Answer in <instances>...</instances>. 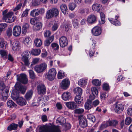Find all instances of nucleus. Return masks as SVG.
Returning a JSON list of instances; mask_svg holds the SVG:
<instances>
[{"instance_id":"nucleus-1","label":"nucleus","mask_w":132,"mask_h":132,"mask_svg":"<svg viewBox=\"0 0 132 132\" xmlns=\"http://www.w3.org/2000/svg\"><path fill=\"white\" fill-rule=\"evenodd\" d=\"M7 12V9L3 11V19L5 22L11 23L14 21V19L13 16V13L11 12H10L6 14Z\"/></svg>"},{"instance_id":"nucleus-2","label":"nucleus","mask_w":132,"mask_h":132,"mask_svg":"<svg viewBox=\"0 0 132 132\" xmlns=\"http://www.w3.org/2000/svg\"><path fill=\"white\" fill-rule=\"evenodd\" d=\"M0 89L2 91V97L1 99L3 101H5L8 98V89L7 88H5V85L3 82H1L0 83Z\"/></svg>"},{"instance_id":"nucleus-3","label":"nucleus","mask_w":132,"mask_h":132,"mask_svg":"<svg viewBox=\"0 0 132 132\" xmlns=\"http://www.w3.org/2000/svg\"><path fill=\"white\" fill-rule=\"evenodd\" d=\"M39 132H61L59 126L52 128L49 130L45 126H41L39 128Z\"/></svg>"},{"instance_id":"nucleus-4","label":"nucleus","mask_w":132,"mask_h":132,"mask_svg":"<svg viewBox=\"0 0 132 132\" xmlns=\"http://www.w3.org/2000/svg\"><path fill=\"white\" fill-rule=\"evenodd\" d=\"M56 74V72L54 68L50 69L46 75V78L50 81H52L55 79Z\"/></svg>"},{"instance_id":"nucleus-5","label":"nucleus","mask_w":132,"mask_h":132,"mask_svg":"<svg viewBox=\"0 0 132 132\" xmlns=\"http://www.w3.org/2000/svg\"><path fill=\"white\" fill-rule=\"evenodd\" d=\"M11 97L12 99L15 100L17 103L19 105L21 106H23L25 104L24 102V99L21 97H19V94L15 95V93H13L11 94Z\"/></svg>"},{"instance_id":"nucleus-6","label":"nucleus","mask_w":132,"mask_h":132,"mask_svg":"<svg viewBox=\"0 0 132 132\" xmlns=\"http://www.w3.org/2000/svg\"><path fill=\"white\" fill-rule=\"evenodd\" d=\"M47 67V65L45 63L36 66L34 67L35 71L38 73H41L44 72Z\"/></svg>"},{"instance_id":"nucleus-7","label":"nucleus","mask_w":132,"mask_h":132,"mask_svg":"<svg viewBox=\"0 0 132 132\" xmlns=\"http://www.w3.org/2000/svg\"><path fill=\"white\" fill-rule=\"evenodd\" d=\"M21 32V27L19 26H14L13 28L12 33L13 35L15 37L19 36Z\"/></svg>"},{"instance_id":"nucleus-8","label":"nucleus","mask_w":132,"mask_h":132,"mask_svg":"<svg viewBox=\"0 0 132 132\" xmlns=\"http://www.w3.org/2000/svg\"><path fill=\"white\" fill-rule=\"evenodd\" d=\"M38 93L40 95H44L45 94L46 88L44 85L42 84H39L37 87Z\"/></svg>"},{"instance_id":"nucleus-9","label":"nucleus","mask_w":132,"mask_h":132,"mask_svg":"<svg viewBox=\"0 0 132 132\" xmlns=\"http://www.w3.org/2000/svg\"><path fill=\"white\" fill-rule=\"evenodd\" d=\"M70 81L69 79H64L60 84L61 88L64 90L67 89L70 85Z\"/></svg>"},{"instance_id":"nucleus-10","label":"nucleus","mask_w":132,"mask_h":132,"mask_svg":"<svg viewBox=\"0 0 132 132\" xmlns=\"http://www.w3.org/2000/svg\"><path fill=\"white\" fill-rule=\"evenodd\" d=\"M59 44L60 47L63 48L68 45V40L66 37L64 36L61 37L59 39Z\"/></svg>"},{"instance_id":"nucleus-11","label":"nucleus","mask_w":132,"mask_h":132,"mask_svg":"<svg viewBox=\"0 0 132 132\" xmlns=\"http://www.w3.org/2000/svg\"><path fill=\"white\" fill-rule=\"evenodd\" d=\"M16 89L19 91V93L21 94H24L25 93V87L21 84L17 82L15 86Z\"/></svg>"},{"instance_id":"nucleus-12","label":"nucleus","mask_w":132,"mask_h":132,"mask_svg":"<svg viewBox=\"0 0 132 132\" xmlns=\"http://www.w3.org/2000/svg\"><path fill=\"white\" fill-rule=\"evenodd\" d=\"M79 124L80 126L84 128L86 127L87 126V122L86 118L83 116L79 117Z\"/></svg>"},{"instance_id":"nucleus-13","label":"nucleus","mask_w":132,"mask_h":132,"mask_svg":"<svg viewBox=\"0 0 132 132\" xmlns=\"http://www.w3.org/2000/svg\"><path fill=\"white\" fill-rule=\"evenodd\" d=\"M124 108V105L120 103L116 104L114 107V111L115 112L118 114L120 113L123 111Z\"/></svg>"},{"instance_id":"nucleus-14","label":"nucleus","mask_w":132,"mask_h":132,"mask_svg":"<svg viewBox=\"0 0 132 132\" xmlns=\"http://www.w3.org/2000/svg\"><path fill=\"white\" fill-rule=\"evenodd\" d=\"M91 32L94 35L98 36L101 34V29L100 27L96 26L92 29L91 30Z\"/></svg>"},{"instance_id":"nucleus-15","label":"nucleus","mask_w":132,"mask_h":132,"mask_svg":"<svg viewBox=\"0 0 132 132\" xmlns=\"http://www.w3.org/2000/svg\"><path fill=\"white\" fill-rule=\"evenodd\" d=\"M62 98L63 100L65 101L69 100L71 98V94L70 93L68 92L63 93L62 95Z\"/></svg>"},{"instance_id":"nucleus-16","label":"nucleus","mask_w":132,"mask_h":132,"mask_svg":"<svg viewBox=\"0 0 132 132\" xmlns=\"http://www.w3.org/2000/svg\"><path fill=\"white\" fill-rule=\"evenodd\" d=\"M97 18L94 15L91 14L89 15L87 18V22L90 24L95 23L96 20Z\"/></svg>"},{"instance_id":"nucleus-17","label":"nucleus","mask_w":132,"mask_h":132,"mask_svg":"<svg viewBox=\"0 0 132 132\" xmlns=\"http://www.w3.org/2000/svg\"><path fill=\"white\" fill-rule=\"evenodd\" d=\"M119 16L118 15H116L115 17V20L112 18H109L108 19L110 22L114 25L117 26H119L121 24L120 22L117 20L119 18Z\"/></svg>"},{"instance_id":"nucleus-18","label":"nucleus","mask_w":132,"mask_h":132,"mask_svg":"<svg viewBox=\"0 0 132 132\" xmlns=\"http://www.w3.org/2000/svg\"><path fill=\"white\" fill-rule=\"evenodd\" d=\"M118 122L117 120H109L106 122L105 125L106 126H111L113 127H115L118 124Z\"/></svg>"},{"instance_id":"nucleus-19","label":"nucleus","mask_w":132,"mask_h":132,"mask_svg":"<svg viewBox=\"0 0 132 132\" xmlns=\"http://www.w3.org/2000/svg\"><path fill=\"white\" fill-rule=\"evenodd\" d=\"M92 8L94 11L100 12L102 8V6L99 4H94L92 5Z\"/></svg>"},{"instance_id":"nucleus-20","label":"nucleus","mask_w":132,"mask_h":132,"mask_svg":"<svg viewBox=\"0 0 132 132\" xmlns=\"http://www.w3.org/2000/svg\"><path fill=\"white\" fill-rule=\"evenodd\" d=\"M12 48L14 51H17L19 50L20 47L19 42L16 40H14L12 45Z\"/></svg>"},{"instance_id":"nucleus-21","label":"nucleus","mask_w":132,"mask_h":132,"mask_svg":"<svg viewBox=\"0 0 132 132\" xmlns=\"http://www.w3.org/2000/svg\"><path fill=\"white\" fill-rule=\"evenodd\" d=\"M67 106L71 109H73L76 107L77 105L74 102H67L66 104Z\"/></svg>"},{"instance_id":"nucleus-22","label":"nucleus","mask_w":132,"mask_h":132,"mask_svg":"<svg viewBox=\"0 0 132 132\" xmlns=\"http://www.w3.org/2000/svg\"><path fill=\"white\" fill-rule=\"evenodd\" d=\"M66 120L65 118L62 117H59L56 120L57 124L63 125L66 123Z\"/></svg>"},{"instance_id":"nucleus-23","label":"nucleus","mask_w":132,"mask_h":132,"mask_svg":"<svg viewBox=\"0 0 132 132\" xmlns=\"http://www.w3.org/2000/svg\"><path fill=\"white\" fill-rule=\"evenodd\" d=\"M17 77L18 81L22 83L25 84V74L22 73L20 75H18Z\"/></svg>"},{"instance_id":"nucleus-24","label":"nucleus","mask_w":132,"mask_h":132,"mask_svg":"<svg viewBox=\"0 0 132 132\" xmlns=\"http://www.w3.org/2000/svg\"><path fill=\"white\" fill-rule=\"evenodd\" d=\"M30 52L28 51H27L25 52V65L28 66L30 64V63L29 61V57L30 56Z\"/></svg>"},{"instance_id":"nucleus-25","label":"nucleus","mask_w":132,"mask_h":132,"mask_svg":"<svg viewBox=\"0 0 132 132\" xmlns=\"http://www.w3.org/2000/svg\"><path fill=\"white\" fill-rule=\"evenodd\" d=\"M85 108L86 110H89L92 108V101L89 100H87L84 105Z\"/></svg>"},{"instance_id":"nucleus-26","label":"nucleus","mask_w":132,"mask_h":132,"mask_svg":"<svg viewBox=\"0 0 132 132\" xmlns=\"http://www.w3.org/2000/svg\"><path fill=\"white\" fill-rule=\"evenodd\" d=\"M60 8L62 13L65 15L68 14V9L65 4H62L60 6Z\"/></svg>"},{"instance_id":"nucleus-27","label":"nucleus","mask_w":132,"mask_h":132,"mask_svg":"<svg viewBox=\"0 0 132 132\" xmlns=\"http://www.w3.org/2000/svg\"><path fill=\"white\" fill-rule=\"evenodd\" d=\"M54 37L52 36L46 40L44 42V44L46 46H48L54 40Z\"/></svg>"},{"instance_id":"nucleus-28","label":"nucleus","mask_w":132,"mask_h":132,"mask_svg":"<svg viewBox=\"0 0 132 132\" xmlns=\"http://www.w3.org/2000/svg\"><path fill=\"white\" fill-rule=\"evenodd\" d=\"M18 125L14 123H12L9 125L7 128V129L9 131L16 130L17 129Z\"/></svg>"},{"instance_id":"nucleus-29","label":"nucleus","mask_w":132,"mask_h":132,"mask_svg":"<svg viewBox=\"0 0 132 132\" xmlns=\"http://www.w3.org/2000/svg\"><path fill=\"white\" fill-rule=\"evenodd\" d=\"M81 95H76L75 98V101L76 103L80 104L82 102L83 97H81Z\"/></svg>"},{"instance_id":"nucleus-30","label":"nucleus","mask_w":132,"mask_h":132,"mask_svg":"<svg viewBox=\"0 0 132 132\" xmlns=\"http://www.w3.org/2000/svg\"><path fill=\"white\" fill-rule=\"evenodd\" d=\"M74 92L77 95H81L82 94V90L79 87H77L74 90Z\"/></svg>"},{"instance_id":"nucleus-31","label":"nucleus","mask_w":132,"mask_h":132,"mask_svg":"<svg viewBox=\"0 0 132 132\" xmlns=\"http://www.w3.org/2000/svg\"><path fill=\"white\" fill-rule=\"evenodd\" d=\"M42 23L40 22H37L34 26V29L35 30H39L42 27Z\"/></svg>"},{"instance_id":"nucleus-32","label":"nucleus","mask_w":132,"mask_h":132,"mask_svg":"<svg viewBox=\"0 0 132 132\" xmlns=\"http://www.w3.org/2000/svg\"><path fill=\"white\" fill-rule=\"evenodd\" d=\"M41 52V50L39 49H36L32 50L31 53L35 56L39 55Z\"/></svg>"},{"instance_id":"nucleus-33","label":"nucleus","mask_w":132,"mask_h":132,"mask_svg":"<svg viewBox=\"0 0 132 132\" xmlns=\"http://www.w3.org/2000/svg\"><path fill=\"white\" fill-rule=\"evenodd\" d=\"M7 106L8 107L10 108L13 107H16V105L12 100H10L7 102Z\"/></svg>"},{"instance_id":"nucleus-34","label":"nucleus","mask_w":132,"mask_h":132,"mask_svg":"<svg viewBox=\"0 0 132 132\" xmlns=\"http://www.w3.org/2000/svg\"><path fill=\"white\" fill-rule=\"evenodd\" d=\"M54 16L51 9L47 11L46 13V17L47 19H50L53 17Z\"/></svg>"},{"instance_id":"nucleus-35","label":"nucleus","mask_w":132,"mask_h":132,"mask_svg":"<svg viewBox=\"0 0 132 132\" xmlns=\"http://www.w3.org/2000/svg\"><path fill=\"white\" fill-rule=\"evenodd\" d=\"M39 13V11L38 10L34 9L30 13V15L33 17L36 16Z\"/></svg>"},{"instance_id":"nucleus-36","label":"nucleus","mask_w":132,"mask_h":132,"mask_svg":"<svg viewBox=\"0 0 132 132\" xmlns=\"http://www.w3.org/2000/svg\"><path fill=\"white\" fill-rule=\"evenodd\" d=\"M33 94V92L32 90H30L27 92L25 95V98L28 100H30Z\"/></svg>"},{"instance_id":"nucleus-37","label":"nucleus","mask_w":132,"mask_h":132,"mask_svg":"<svg viewBox=\"0 0 132 132\" xmlns=\"http://www.w3.org/2000/svg\"><path fill=\"white\" fill-rule=\"evenodd\" d=\"M64 73L62 70H61L59 71L57 74V78L59 79L63 78L65 76Z\"/></svg>"},{"instance_id":"nucleus-38","label":"nucleus","mask_w":132,"mask_h":132,"mask_svg":"<svg viewBox=\"0 0 132 132\" xmlns=\"http://www.w3.org/2000/svg\"><path fill=\"white\" fill-rule=\"evenodd\" d=\"M54 16H57L59 14V12L58 10L55 8H53L51 9Z\"/></svg>"},{"instance_id":"nucleus-39","label":"nucleus","mask_w":132,"mask_h":132,"mask_svg":"<svg viewBox=\"0 0 132 132\" xmlns=\"http://www.w3.org/2000/svg\"><path fill=\"white\" fill-rule=\"evenodd\" d=\"M91 91L92 95L97 96L98 93V91L97 88L95 87L92 88Z\"/></svg>"},{"instance_id":"nucleus-40","label":"nucleus","mask_w":132,"mask_h":132,"mask_svg":"<svg viewBox=\"0 0 132 132\" xmlns=\"http://www.w3.org/2000/svg\"><path fill=\"white\" fill-rule=\"evenodd\" d=\"M35 45L37 47H40L42 45V42L40 39H37L34 41Z\"/></svg>"},{"instance_id":"nucleus-41","label":"nucleus","mask_w":132,"mask_h":132,"mask_svg":"<svg viewBox=\"0 0 132 132\" xmlns=\"http://www.w3.org/2000/svg\"><path fill=\"white\" fill-rule=\"evenodd\" d=\"M78 84L81 86H84L86 84V82L84 80L81 79L78 81Z\"/></svg>"},{"instance_id":"nucleus-42","label":"nucleus","mask_w":132,"mask_h":132,"mask_svg":"<svg viewBox=\"0 0 132 132\" xmlns=\"http://www.w3.org/2000/svg\"><path fill=\"white\" fill-rule=\"evenodd\" d=\"M93 84L96 86H99L101 84V82L97 79L93 80L92 81Z\"/></svg>"},{"instance_id":"nucleus-43","label":"nucleus","mask_w":132,"mask_h":132,"mask_svg":"<svg viewBox=\"0 0 132 132\" xmlns=\"http://www.w3.org/2000/svg\"><path fill=\"white\" fill-rule=\"evenodd\" d=\"M31 39L28 37L25 38V45H27L28 47H29L32 44Z\"/></svg>"},{"instance_id":"nucleus-44","label":"nucleus","mask_w":132,"mask_h":132,"mask_svg":"<svg viewBox=\"0 0 132 132\" xmlns=\"http://www.w3.org/2000/svg\"><path fill=\"white\" fill-rule=\"evenodd\" d=\"M68 6L69 9L71 11L74 10L77 6L76 5L73 3H70Z\"/></svg>"},{"instance_id":"nucleus-45","label":"nucleus","mask_w":132,"mask_h":132,"mask_svg":"<svg viewBox=\"0 0 132 132\" xmlns=\"http://www.w3.org/2000/svg\"><path fill=\"white\" fill-rule=\"evenodd\" d=\"M87 117L88 119L94 122L95 121V117L93 115L91 114H89L87 115Z\"/></svg>"},{"instance_id":"nucleus-46","label":"nucleus","mask_w":132,"mask_h":132,"mask_svg":"<svg viewBox=\"0 0 132 132\" xmlns=\"http://www.w3.org/2000/svg\"><path fill=\"white\" fill-rule=\"evenodd\" d=\"M100 16L101 17V22L99 21L100 24H104L105 22V15L103 13H100Z\"/></svg>"},{"instance_id":"nucleus-47","label":"nucleus","mask_w":132,"mask_h":132,"mask_svg":"<svg viewBox=\"0 0 132 132\" xmlns=\"http://www.w3.org/2000/svg\"><path fill=\"white\" fill-rule=\"evenodd\" d=\"M84 112L83 109H78L75 110L74 113L76 114H80L83 113Z\"/></svg>"},{"instance_id":"nucleus-48","label":"nucleus","mask_w":132,"mask_h":132,"mask_svg":"<svg viewBox=\"0 0 132 132\" xmlns=\"http://www.w3.org/2000/svg\"><path fill=\"white\" fill-rule=\"evenodd\" d=\"M52 48L55 50H58L59 48V46L56 43H54L52 44L51 45Z\"/></svg>"},{"instance_id":"nucleus-49","label":"nucleus","mask_w":132,"mask_h":132,"mask_svg":"<svg viewBox=\"0 0 132 132\" xmlns=\"http://www.w3.org/2000/svg\"><path fill=\"white\" fill-rule=\"evenodd\" d=\"M108 96V94H107L105 92H103L101 93L100 95V98L102 100H104L106 97Z\"/></svg>"},{"instance_id":"nucleus-50","label":"nucleus","mask_w":132,"mask_h":132,"mask_svg":"<svg viewBox=\"0 0 132 132\" xmlns=\"http://www.w3.org/2000/svg\"><path fill=\"white\" fill-rule=\"evenodd\" d=\"M38 19L37 18H34L31 19L30 20V23L34 25L37 22Z\"/></svg>"},{"instance_id":"nucleus-51","label":"nucleus","mask_w":132,"mask_h":132,"mask_svg":"<svg viewBox=\"0 0 132 132\" xmlns=\"http://www.w3.org/2000/svg\"><path fill=\"white\" fill-rule=\"evenodd\" d=\"M7 26V24L5 23H2L0 24V33Z\"/></svg>"},{"instance_id":"nucleus-52","label":"nucleus","mask_w":132,"mask_h":132,"mask_svg":"<svg viewBox=\"0 0 132 132\" xmlns=\"http://www.w3.org/2000/svg\"><path fill=\"white\" fill-rule=\"evenodd\" d=\"M59 25L57 24L54 23L52 26L51 30L53 31H55L57 29Z\"/></svg>"},{"instance_id":"nucleus-53","label":"nucleus","mask_w":132,"mask_h":132,"mask_svg":"<svg viewBox=\"0 0 132 132\" xmlns=\"http://www.w3.org/2000/svg\"><path fill=\"white\" fill-rule=\"evenodd\" d=\"M12 35V30L11 29L9 28L6 31V35L8 37L11 36Z\"/></svg>"},{"instance_id":"nucleus-54","label":"nucleus","mask_w":132,"mask_h":132,"mask_svg":"<svg viewBox=\"0 0 132 132\" xmlns=\"http://www.w3.org/2000/svg\"><path fill=\"white\" fill-rule=\"evenodd\" d=\"M0 54L2 57H6L7 54L6 51L4 50H1L0 51Z\"/></svg>"},{"instance_id":"nucleus-55","label":"nucleus","mask_w":132,"mask_h":132,"mask_svg":"<svg viewBox=\"0 0 132 132\" xmlns=\"http://www.w3.org/2000/svg\"><path fill=\"white\" fill-rule=\"evenodd\" d=\"M72 24L75 28H77L78 25V22L77 19H74L72 21Z\"/></svg>"},{"instance_id":"nucleus-56","label":"nucleus","mask_w":132,"mask_h":132,"mask_svg":"<svg viewBox=\"0 0 132 132\" xmlns=\"http://www.w3.org/2000/svg\"><path fill=\"white\" fill-rule=\"evenodd\" d=\"M132 121V120L131 118L127 117L125 119V124L127 125H129L131 123Z\"/></svg>"},{"instance_id":"nucleus-57","label":"nucleus","mask_w":132,"mask_h":132,"mask_svg":"<svg viewBox=\"0 0 132 132\" xmlns=\"http://www.w3.org/2000/svg\"><path fill=\"white\" fill-rule=\"evenodd\" d=\"M5 42L3 39L0 38V47L2 48H4Z\"/></svg>"},{"instance_id":"nucleus-58","label":"nucleus","mask_w":132,"mask_h":132,"mask_svg":"<svg viewBox=\"0 0 132 132\" xmlns=\"http://www.w3.org/2000/svg\"><path fill=\"white\" fill-rule=\"evenodd\" d=\"M22 5V3H20L19 4H18L17 6L13 9V11H15L19 10L21 8Z\"/></svg>"},{"instance_id":"nucleus-59","label":"nucleus","mask_w":132,"mask_h":132,"mask_svg":"<svg viewBox=\"0 0 132 132\" xmlns=\"http://www.w3.org/2000/svg\"><path fill=\"white\" fill-rule=\"evenodd\" d=\"M29 72L30 77L31 78H34L35 77V75L34 71L32 70H29Z\"/></svg>"},{"instance_id":"nucleus-60","label":"nucleus","mask_w":132,"mask_h":132,"mask_svg":"<svg viewBox=\"0 0 132 132\" xmlns=\"http://www.w3.org/2000/svg\"><path fill=\"white\" fill-rule=\"evenodd\" d=\"M100 103V101L98 100H96L92 102V105L94 106H96L98 105Z\"/></svg>"},{"instance_id":"nucleus-61","label":"nucleus","mask_w":132,"mask_h":132,"mask_svg":"<svg viewBox=\"0 0 132 132\" xmlns=\"http://www.w3.org/2000/svg\"><path fill=\"white\" fill-rule=\"evenodd\" d=\"M103 88L104 90H107L109 88V85L106 84H104L103 85Z\"/></svg>"},{"instance_id":"nucleus-62","label":"nucleus","mask_w":132,"mask_h":132,"mask_svg":"<svg viewBox=\"0 0 132 132\" xmlns=\"http://www.w3.org/2000/svg\"><path fill=\"white\" fill-rule=\"evenodd\" d=\"M51 34V32L50 31H47L44 33V36L45 37H47L50 36Z\"/></svg>"},{"instance_id":"nucleus-63","label":"nucleus","mask_w":132,"mask_h":132,"mask_svg":"<svg viewBox=\"0 0 132 132\" xmlns=\"http://www.w3.org/2000/svg\"><path fill=\"white\" fill-rule=\"evenodd\" d=\"M42 119L43 122L47 121V116L45 115H43L42 117Z\"/></svg>"},{"instance_id":"nucleus-64","label":"nucleus","mask_w":132,"mask_h":132,"mask_svg":"<svg viewBox=\"0 0 132 132\" xmlns=\"http://www.w3.org/2000/svg\"><path fill=\"white\" fill-rule=\"evenodd\" d=\"M127 113L130 116L132 115V108H128L127 111Z\"/></svg>"}]
</instances>
